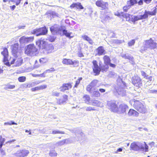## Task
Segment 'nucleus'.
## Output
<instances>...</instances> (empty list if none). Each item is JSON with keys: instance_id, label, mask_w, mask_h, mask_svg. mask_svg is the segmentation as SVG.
<instances>
[{"instance_id": "nucleus-1", "label": "nucleus", "mask_w": 157, "mask_h": 157, "mask_svg": "<svg viewBox=\"0 0 157 157\" xmlns=\"http://www.w3.org/2000/svg\"><path fill=\"white\" fill-rule=\"evenodd\" d=\"M157 12V8L156 7H154L151 9V11H148L145 10L144 12V14L143 15H141L137 16H133L130 15L127 13H124V12H121L120 13H118L116 15L120 16L121 15L126 19V21H131L134 24L136 21L140 20H143L147 18L148 17L152 16H155L156 15ZM116 15V14H115Z\"/></svg>"}, {"instance_id": "nucleus-2", "label": "nucleus", "mask_w": 157, "mask_h": 157, "mask_svg": "<svg viewBox=\"0 0 157 157\" xmlns=\"http://www.w3.org/2000/svg\"><path fill=\"white\" fill-rule=\"evenodd\" d=\"M130 147L131 149L134 151H148V146L144 142L142 143L133 142L131 144Z\"/></svg>"}, {"instance_id": "nucleus-3", "label": "nucleus", "mask_w": 157, "mask_h": 157, "mask_svg": "<svg viewBox=\"0 0 157 157\" xmlns=\"http://www.w3.org/2000/svg\"><path fill=\"white\" fill-rule=\"evenodd\" d=\"M157 44L152 38L144 41L143 43V46L141 47L140 50L142 53H144L148 49H153L156 48Z\"/></svg>"}, {"instance_id": "nucleus-4", "label": "nucleus", "mask_w": 157, "mask_h": 157, "mask_svg": "<svg viewBox=\"0 0 157 157\" xmlns=\"http://www.w3.org/2000/svg\"><path fill=\"white\" fill-rule=\"evenodd\" d=\"M92 63L93 65V71L94 73L95 74L94 75H98L101 71L103 72L104 71L106 72L109 68L108 65L106 64L104 65H101L99 63V66H98L97 61L95 60H93Z\"/></svg>"}, {"instance_id": "nucleus-5", "label": "nucleus", "mask_w": 157, "mask_h": 157, "mask_svg": "<svg viewBox=\"0 0 157 157\" xmlns=\"http://www.w3.org/2000/svg\"><path fill=\"white\" fill-rule=\"evenodd\" d=\"M50 31L53 34H61L63 32V34L67 37L70 36L71 33H68L67 31L63 29V27L59 26V25H55L51 26L50 28Z\"/></svg>"}, {"instance_id": "nucleus-6", "label": "nucleus", "mask_w": 157, "mask_h": 157, "mask_svg": "<svg viewBox=\"0 0 157 157\" xmlns=\"http://www.w3.org/2000/svg\"><path fill=\"white\" fill-rule=\"evenodd\" d=\"M25 53L29 56H36L38 53V49L33 44L27 45L25 48Z\"/></svg>"}, {"instance_id": "nucleus-7", "label": "nucleus", "mask_w": 157, "mask_h": 157, "mask_svg": "<svg viewBox=\"0 0 157 157\" xmlns=\"http://www.w3.org/2000/svg\"><path fill=\"white\" fill-rule=\"evenodd\" d=\"M22 61L23 60L21 57V55L11 57L8 61V62H10V63L11 64H13L15 67L20 66L22 64Z\"/></svg>"}, {"instance_id": "nucleus-8", "label": "nucleus", "mask_w": 157, "mask_h": 157, "mask_svg": "<svg viewBox=\"0 0 157 157\" xmlns=\"http://www.w3.org/2000/svg\"><path fill=\"white\" fill-rule=\"evenodd\" d=\"M133 106L135 109L140 113H144L147 111L145 106L138 101H134Z\"/></svg>"}, {"instance_id": "nucleus-9", "label": "nucleus", "mask_w": 157, "mask_h": 157, "mask_svg": "<svg viewBox=\"0 0 157 157\" xmlns=\"http://www.w3.org/2000/svg\"><path fill=\"white\" fill-rule=\"evenodd\" d=\"M47 29L44 27L34 29L32 33L36 34L37 36H38L41 35H45L47 33Z\"/></svg>"}, {"instance_id": "nucleus-10", "label": "nucleus", "mask_w": 157, "mask_h": 157, "mask_svg": "<svg viewBox=\"0 0 157 157\" xmlns=\"http://www.w3.org/2000/svg\"><path fill=\"white\" fill-rule=\"evenodd\" d=\"M132 80V83L137 87L139 88L142 86V80L137 75L133 77Z\"/></svg>"}, {"instance_id": "nucleus-11", "label": "nucleus", "mask_w": 157, "mask_h": 157, "mask_svg": "<svg viewBox=\"0 0 157 157\" xmlns=\"http://www.w3.org/2000/svg\"><path fill=\"white\" fill-rule=\"evenodd\" d=\"M1 54L4 57L3 62L4 64L8 66H10V62H8L9 60L8 59V52L7 48H4L3 51L1 52Z\"/></svg>"}, {"instance_id": "nucleus-12", "label": "nucleus", "mask_w": 157, "mask_h": 157, "mask_svg": "<svg viewBox=\"0 0 157 157\" xmlns=\"http://www.w3.org/2000/svg\"><path fill=\"white\" fill-rule=\"evenodd\" d=\"M107 105L108 108L111 111L116 112L118 107L115 101H108Z\"/></svg>"}, {"instance_id": "nucleus-13", "label": "nucleus", "mask_w": 157, "mask_h": 157, "mask_svg": "<svg viewBox=\"0 0 157 157\" xmlns=\"http://www.w3.org/2000/svg\"><path fill=\"white\" fill-rule=\"evenodd\" d=\"M18 43H16L11 46L12 52L13 56L21 55V51L18 49Z\"/></svg>"}, {"instance_id": "nucleus-14", "label": "nucleus", "mask_w": 157, "mask_h": 157, "mask_svg": "<svg viewBox=\"0 0 157 157\" xmlns=\"http://www.w3.org/2000/svg\"><path fill=\"white\" fill-rule=\"evenodd\" d=\"M128 105L124 104H122L120 105L116 112L119 113H126V110L128 109Z\"/></svg>"}, {"instance_id": "nucleus-15", "label": "nucleus", "mask_w": 157, "mask_h": 157, "mask_svg": "<svg viewBox=\"0 0 157 157\" xmlns=\"http://www.w3.org/2000/svg\"><path fill=\"white\" fill-rule=\"evenodd\" d=\"M96 4L98 6L101 8L102 10L108 9V4L107 2H104L102 0H98L96 2Z\"/></svg>"}, {"instance_id": "nucleus-16", "label": "nucleus", "mask_w": 157, "mask_h": 157, "mask_svg": "<svg viewBox=\"0 0 157 157\" xmlns=\"http://www.w3.org/2000/svg\"><path fill=\"white\" fill-rule=\"evenodd\" d=\"M29 153L28 150L23 149L17 151L15 154L17 157H25L27 156Z\"/></svg>"}, {"instance_id": "nucleus-17", "label": "nucleus", "mask_w": 157, "mask_h": 157, "mask_svg": "<svg viewBox=\"0 0 157 157\" xmlns=\"http://www.w3.org/2000/svg\"><path fill=\"white\" fill-rule=\"evenodd\" d=\"M34 39L33 36H30L26 37L25 36H23L20 38L19 40V42L21 43H28L32 42Z\"/></svg>"}, {"instance_id": "nucleus-18", "label": "nucleus", "mask_w": 157, "mask_h": 157, "mask_svg": "<svg viewBox=\"0 0 157 157\" xmlns=\"http://www.w3.org/2000/svg\"><path fill=\"white\" fill-rule=\"evenodd\" d=\"M40 82L39 81H35L32 82H30L28 83H26L23 85V87L24 88H29L31 87L37 85H38L40 83Z\"/></svg>"}, {"instance_id": "nucleus-19", "label": "nucleus", "mask_w": 157, "mask_h": 157, "mask_svg": "<svg viewBox=\"0 0 157 157\" xmlns=\"http://www.w3.org/2000/svg\"><path fill=\"white\" fill-rule=\"evenodd\" d=\"M36 44L40 49H43L46 45V42L44 39H42L41 38L36 42Z\"/></svg>"}, {"instance_id": "nucleus-20", "label": "nucleus", "mask_w": 157, "mask_h": 157, "mask_svg": "<svg viewBox=\"0 0 157 157\" xmlns=\"http://www.w3.org/2000/svg\"><path fill=\"white\" fill-rule=\"evenodd\" d=\"M100 18L101 19V21L103 22L105 21H109L112 19V16L111 14L109 13L108 14H105L101 15Z\"/></svg>"}, {"instance_id": "nucleus-21", "label": "nucleus", "mask_w": 157, "mask_h": 157, "mask_svg": "<svg viewBox=\"0 0 157 157\" xmlns=\"http://www.w3.org/2000/svg\"><path fill=\"white\" fill-rule=\"evenodd\" d=\"M43 52L46 54H48L52 52L53 49L54 47L52 44L46 45L45 47L43 49Z\"/></svg>"}, {"instance_id": "nucleus-22", "label": "nucleus", "mask_w": 157, "mask_h": 157, "mask_svg": "<svg viewBox=\"0 0 157 157\" xmlns=\"http://www.w3.org/2000/svg\"><path fill=\"white\" fill-rule=\"evenodd\" d=\"M121 56L124 59H128L132 64L134 65L135 64L133 57L131 56H130L128 54H122Z\"/></svg>"}, {"instance_id": "nucleus-23", "label": "nucleus", "mask_w": 157, "mask_h": 157, "mask_svg": "<svg viewBox=\"0 0 157 157\" xmlns=\"http://www.w3.org/2000/svg\"><path fill=\"white\" fill-rule=\"evenodd\" d=\"M71 84L70 83H64L60 88L61 91L64 92L66 90H68L71 88Z\"/></svg>"}, {"instance_id": "nucleus-24", "label": "nucleus", "mask_w": 157, "mask_h": 157, "mask_svg": "<svg viewBox=\"0 0 157 157\" xmlns=\"http://www.w3.org/2000/svg\"><path fill=\"white\" fill-rule=\"evenodd\" d=\"M89 92L91 94V97L93 98H97L100 96V94L98 90H94L93 91L91 90H89Z\"/></svg>"}, {"instance_id": "nucleus-25", "label": "nucleus", "mask_w": 157, "mask_h": 157, "mask_svg": "<svg viewBox=\"0 0 157 157\" xmlns=\"http://www.w3.org/2000/svg\"><path fill=\"white\" fill-rule=\"evenodd\" d=\"M69 140L68 139H64L61 141L57 142L55 144L56 146H60L63 145L64 144H67L68 143V142Z\"/></svg>"}, {"instance_id": "nucleus-26", "label": "nucleus", "mask_w": 157, "mask_h": 157, "mask_svg": "<svg viewBox=\"0 0 157 157\" xmlns=\"http://www.w3.org/2000/svg\"><path fill=\"white\" fill-rule=\"evenodd\" d=\"M75 132V133L76 136L78 137V139H77V141L79 140L82 139V137L83 136L84 134L81 131L77 130Z\"/></svg>"}, {"instance_id": "nucleus-27", "label": "nucleus", "mask_w": 157, "mask_h": 157, "mask_svg": "<svg viewBox=\"0 0 157 157\" xmlns=\"http://www.w3.org/2000/svg\"><path fill=\"white\" fill-rule=\"evenodd\" d=\"M128 115L129 116L137 117L138 115V113L135 110L132 109H130L128 112Z\"/></svg>"}, {"instance_id": "nucleus-28", "label": "nucleus", "mask_w": 157, "mask_h": 157, "mask_svg": "<svg viewBox=\"0 0 157 157\" xmlns=\"http://www.w3.org/2000/svg\"><path fill=\"white\" fill-rule=\"evenodd\" d=\"M97 51L98 52V55L99 56L104 55L105 50L103 46H101L99 47L97 49Z\"/></svg>"}, {"instance_id": "nucleus-29", "label": "nucleus", "mask_w": 157, "mask_h": 157, "mask_svg": "<svg viewBox=\"0 0 157 157\" xmlns=\"http://www.w3.org/2000/svg\"><path fill=\"white\" fill-rule=\"evenodd\" d=\"M70 7L71 8L76 7L78 9H82L83 8V7L82 6L81 3L78 2L72 4L71 5Z\"/></svg>"}, {"instance_id": "nucleus-30", "label": "nucleus", "mask_w": 157, "mask_h": 157, "mask_svg": "<svg viewBox=\"0 0 157 157\" xmlns=\"http://www.w3.org/2000/svg\"><path fill=\"white\" fill-rule=\"evenodd\" d=\"M117 92L119 95L122 96H124L126 95V91L124 90V88L120 87L118 89Z\"/></svg>"}, {"instance_id": "nucleus-31", "label": "nucleus", "mask_w": 157, "mask_h": 157, "mask_svg": "<svg viewBox=\"0 0 157 157\" xmlns=\"http://www.w3.org/2000/svg\"><path fill=\"white\" fill-rule=\"evenodd\" d=\"M62 97V98H61L59 100V104L64 103L67 100L68 96L67 95H64Z\"/></svg>"}, {"instance_id": "nucleus-32", "label": "nucleus", "mask_w": 157, "mask_h": 157, "mask_svg": "<svg viewBox=\"0 0 157 157\" xmlns=\"http://www.w3.org/2000/svg\"><path fill=\"white\" fill-rule=\"evenodd\" d=\"M62 63L64 64L71 65L72 63V61L70 59H63Z\"/></svg>"}, {"instance_id": "nucleus-33", "label": "nucleus", "mask_w": 157, "mask_h": 157, "mask_svg": "<svg viewBox=\"0 0 157 157\" xmlns=\"http://www.w3.org/2000/svg\"><path fill=\"white\" fill-rule=\"evenodd\" d=\"M103 59L105 64L109 65V64L110 63V59L109 57L107 56H104Z\"/></svg>"}, {"instance_id": "nucleus-34", "label": "nucleus", "mask_w": 157, "mask_h": 157, "mask_svg": "<svg viewBox=\"0 0 157 157\" xmlns=\"http://www.w3.org/2000/svg\"><path fill=\"white\" fill-rule=\"evenodd\" d=\"M101 102L99 101L95 100L92 102V105L98 106H101Z\"/></svg>"}, {"instance_id": "nucleus-35", "label": "nucleus", "mask_w": 157, "mask_h": 157, "mask_svg": "<svg viewBox=\"0 0 157 157\" xmlns=\"http://www.w3.org/2000/svg\"><path fill=\"white\" fill-rule=\"evenodd\" d=\"M137 2L136 0H130L129 1H128L127 3L128 5H130V6L133 5L134 4L137 3Z\"/></svg>"}, {"instance_id": "nucleus-36", "label": "nucleus", "mask_w": 157, "mask_h": 157, "mask_svg": "<svg viewBox=\"0 0 157 157\" xmlns=\"http://www.w3.org/2000/svg\"><path fill=\"white\" fill-rule=\"evenodd\" d=\"M57 154L55 150H50V152L49 154V155L51 156H56L57 155Z\"/></svg>"}, {"instance_id": "nucleus-37", "label": "nucleus", "mask_w": 157, "mask_h": 157, "mask_svg": "<svg viewBox=\"0 0 157 157\" xmlns=\"http://www.w3.org/2000/svg\"><path fill=\"white\" fill-rule=\"evenodd\" d=\"M98 81L96 80H93V81L91 82V83L90 85H89V89L90 88V86L91 87H94L98 83Z\"/></svg>"}, {"instance_id": "nucleus-38", "label": "nucleus", "mask_w": 157, "mask_h": 157, "mask_svg": "<svg viewBox=\"0 0 157 157\" xmlns=\"http://www.w3.org/2000/svg\"><path fill=\"white\" fill-rule=\"evenodd\" d=\"M52 133L53 134H64L65 132L63 131H60L58 130H54L52 132Z\"/></svg>"}, {"instance_id": "nucleus-39", "label": "nucleus", "mask_w": 157, "mask_h": 157, "mask_svg": "<svg viewBox=\"0 0 157 157\" xmlns=\"http://www.w3.org/2000/svg\"><path fill=\"white\" fill-rule=\"evenodd\" d=\"M40 62L42 64L48 62V59L46 58H42L40 59Z\"/></svg>"}, {"instance_id": "nucleus-40", "label": "nucleus", "mask_w": 157, "mask_h": 157, "mask_svg": "<svg viewBox=\"0 0 157 157\" xmlns=\"http://www.w3.org/2000/svg\"><path fill=\"white\" fill-rule=\"evenodd\" d=\"M26 79L25 76H21L18 78V80L20 82H23L25 81Z\"/></svg>"}, {"instance_id": "nucleus-41", "label": "nucleus", "mask_w": 157, "mask_h": 157, "mask_svg": "<svg viewBox=\"0 0 157 157\" xmlns=\"http://www.w3.org/2000/svg\"><path fill=\"white\" fill-rule=\"evenodd\" d=\"M135 42V40H132L128 42V45L129 47L132 46L134 44Z\"/></svg>"}, {"instance_id": "nucleus-42", "label": "nucleus", "mask_w": 157, "mask_h": 157, "mask_svg": "<svg viewBox=\"0 0 157 157\" xmlns=\"http://www.w3.org/2000/svg\"><path fill=\"white\" fill-rule=\"evenodd\" d=\"M15 87L14 85H13L10 84H8L6 86V87L5 88V89H13Z\"/></svg>"}, {"instance_id": "nucleus-43", "label": "nucleus", "mask_w": 157, "mask_h": 157, "mask_svg": "<svg viewBox=\"0 0 157 157\" xmlns=\"http://www.w3.org/2000/svg\"><path fill=\"white\" fill-rule=\"evenodd\" d=\"M130 5H128L124 6L123 7L124 11L125 12H127L128 10L130 9Z\"/></svg>"}, {"instance_id": "nucleus-44", "label": "nucleus", "mask_w": 157, "mask_h": 157, "mask_svg": "<svg viewBox=\"0 0 157 157\" xmlns=\"http://www.w3.org/2000/svg\"><path fill=\"white\" fill-rule=\"evenodd\" d=\"M78 64L79 62L78 61L74 60V61H72V63H71V65H73L74 67H77L78 66Z\"/></svg>"}, {"instance_id": "nucleus-45", "label": "nucleus", "mask_w": 157, "mask_h": 157, "mask_svg": "<svg viewBox=\"0 0 157 157\" xmlns=\"http://www.w3.org/2000/svg\"><path fill=\"white\" fill-rule=\"evenodd\" d=\"M55 70L54 68H51L50 69L44 71V73H51L55 71Z\"/></svg>"}, {"instance_id": "nucleus-46", "label": "nucleus", "mask_w": 157, "mask_h": 157, "mask_svg": "<svg viewBox=\"0 0 157 157\" xmlns=\"http://www.w3.org/2000/svg\"><path fill=\"white\" fill-rule=\"evenodd\" d=\"M124 42V40H115V43L117 44H120Z\"/></svg>"}, {"instance_id": "nucleus-47", "label": "nucleus", "mask_w": 157, "mask_h": 157, "mask_svg": "<svg viewBox=\"0 0 157 157\" xmlns=\"http://www.w3.org/2000/svg\"><path fill=\"white\" fill-rule=\"evenodd\" d=\"M83 99L86 103H87L88 102V96L87 95H86L83 97Z\"/></svg>"}, {"instance_id": "nucleus-48", "label": "nucleus", "mask_w": 157, "mask_h": 157, "mask_svg": "<svg viewBox=\"0 0 157 157\" xmlns=\"http://www.w3.org/2000/svg\"><path fill=\"white\" fill-rule=\"evenodd\" d=\"M39 89L42 90L46 88L47 87V86L46 85H43L39 86Z\"/></svg>"}, {"instance_id": "nucleus-49", "label": "nucleus", "mask_w": 157, "mask_h": 157, "mask_svg": "<svg viewBox=\"0 0 157 157\" xmlns=\"http://www.w3.org/2000/svg\"><path fill=\"white\" fill-rule=\"evenodd\" d=\"M147 92L148 93H155L156 94L157 90H149Z\"/></svg>"}, {"instance_id": "nucleus-50", "label": "nucleus", "mask_w": 157, "mask_h": 157, "mask_svg": "<svg viewBox=\"0 0 157 157\" xmlns=\"http://www.w3.org/2000/svg\"><path fill=\"white\" fill-rule=\"evenodd\" d=\"M50 14L52 15V17H54L56 16H57V14L55 12L52 11L50 12Z\"/></svg>"}, {"instance_id": "nucleus-51", "label": "nucleus", "mask_w": 157, "mask_h": 157, "mask_svg": "<svg viewBox=\"0 0 157 157\" xmlns=\"http://www.w3.org/2000/svg\"><path fill=\"white\" fill-rule=\"evenodd\" d=\"M31 90L32 91H35L36 90H40L39 86H36L34 88H33L31 89Z\"/></svg>"}, {"instance_id": "nucleus-52", "label": "nucleus", "mask_w": 157, "mask_h": 157, "mask_svg": "<svg viewBox=\"0 0 157 157\" xmlns=\"http://www.w3.org/2000/svg\"><path fill=\"white\" fill-rule=\"evenodd\" d=\"M52 95L53 96L58 97L59 96V93L57 92L56 91L53 92H52Z\"/></svg>"}, {"instance_id": "nucleus-53", "label": "nucleus", "mask_w": 157, "mask_h": 157, "mask_svg": "<svg viewBox=\"0 0 157 157\" xmlns=\"http://www.w3.org/2000/svg\"><path fill=\"white\" fill-rule=\"evenodd\" d=\"M141 73L142 75L144 77H145V76L147 75V74L145 72L142 71H141Z\"/></svg>"}, {"instance_id": "nucleus-54", "label": "nucleus", "mask_w": 157, "mask_h": 157, "mask_svg": "<svg viewBox=\"0 0 157 157\" xmlns=\"http://www.w3.org/2000/svg\"><path fill=\"white\" fill-rule=\"evenodd\" d=\"M10 9L12 11L13 10L16 8V6L14 5H13L12 6H10Z\"/></svg>"}, {"instance_id": "nucleus-55", "label": "nucleus", "mask_w": 157, "mask_h": 157, "mask_svg": "<svg viewBox=\"0 0 157 157\" xmlns=\"http://www.w3.org/2000/svg\"><path fill=\"white\" fill-rule=\"evenodd\" d=\"M82 37L83 39L86 40L87 41H88V37L87 36L84 35L82 36Z\"/></svg>"}, {"instance_id": "nucleus-56", "label": "nucleus", "mask_w": 157, "mask_h": 157, "mask_svg": "<svg viewBox=\"0 0 157 157\" xmlns=\"http://www.w3.org/2000/svg\"><path fill=\"white\" fill-rule=\"evenodd\" d=\"M109 65L110 66L112 67H113V68H114L116 67V65L115 64L110 63L109 64Z\"/></svg>"}, {"instance_id": "nucleus-57", "label": "nucleus", "mask_w": 157, "mask_h": 157, "mask_svg": "<svg viewBox=\"0 0 157 157\" xmlns=\"http://www.w3.org/2000/svg\"><path fill=\"white\" fill-rule=\"evenodd\" d=\"M78 55L79 57H82L83 56L82 53L80 52H78Z\"/></svg>"}, {"instance_id": "nucleus-58", "label": "nucleus", "mask_w": 157, "mask_h": 157, "mask_svg": "<svg viewBox=\"0 0 157 157\" xmlns=\"http://www.w3.org/2000/svg\"><path fill=\"white\" fill-rule=\"evenodd\" d=\"M99 91L101 93H104L105 91V90L102 88L100 89Z\"/></svg>"}, {"instance_id": "nucleus-59", "label": "nucleus", "mask_w": 157, "mask_h": 157, "mask_svg": "<svg viewBox=\"0 0 157 157\" xmlns=\"http://www.w3.org/2000/svg\"><path fill=\"white\" fill-rule=\"evenodd\" d=\"M80 82L79 81H78V80H77L76 81V83L75 84V87H77L78 86V85L80 83Z\"/></svg>"}, {"instance_id": "nucleus-60", "label": "nucleus", "mask_w": 157, "mask_h": 157, "mask_svg": "<svg viewBox=\"0 0 157 157\" xmlns=\"http://www.w3.org/2000/svg\"><path fill=\"white\" fill-rule=\"evenodd\" d=\"M94 43V42H93L92 40L89 38V44H93Z\"/></svg>"}, {"instance_id": "nucleus-61", "label": "nucleus", "mask_w": 157, "mask_h": 157, "mask_svg": "<svg viewBox=\"0 0 157 157\" xmlns=\"http://www.w3.org/2000/svg\"><path fill=\"white\" fill-rule=\"evenodd\" d=\"M153 79V77L152 76H150L149 77V78L148 79L149 80L148 81V82L149 81L150 82L151 81H152Z\"/></svg>"}, {"instance_id": "nucleus-62", "label": "nucleus", "mask_w": 157, "mask_h": 157, "mask_svg": "<svg viewBox=\"0 0 157 157\" xmlns=\"http://www.w3.org/2000/svg\"><path fill=\"white\" fill-rule=\"evenodd\" d=\"M16 2H15L16 5V6L18 5L20 3V2L18 1V0H16Z\"/></svg>"}, {"instance_id": "nucleus-63", "label": "nucleus", "mask_w": 157, "mask_h": 157, "mask_svg": "<svg viewBox=\"0 0 157 157\" xmlns=\"http://www.w3.org/2000/svg\"><path fill=\"white\" fill-rule=\"evenodd\" d=\"M139 5H141L143 4V1L142 0H140L138 2Z\"/></svg>"}, {"instance_id": "nucleus-64", "label": "nucleus", "mask_w": 157, "mask_h": 157, "mask_svg": "<svg viewBox=\"0 0 157 157\" xmlns=\"http://www.w3.org/2000/svg\"><path fill=\"white\" fill-rule=\"evenodd\" d=\"M122 148H118L117 150V152H121L122 151Z\"/></svg>"}]
</instances>
